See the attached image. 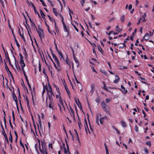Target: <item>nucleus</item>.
I'll use <instances>...</instances> for the list:
<instances>
[{"mask_svg": "<svg viewBox=\"0 0 154 154\" xmlns=\"http://www.w3.org/2000/svg\"><path fill=\"white\" fill-rule=\"evenodd\" d=\"M74 100L75 102L77 105V106L79 107L80 106H81V105L78 99H77L76 97H74Z\"/></svg>", "mask_w": 154, "mask_h": 154, "instance_id": "10", "label": "nucleus"}, {"mask_svg": "<svg viewBox=\"0 0 154 154\" xmlns=\"http://www.w3.org/2000/svg\"><path fill=\"white\" fill-rule=\"evenodd\" d=\"M121 88L124 91V93L126 94L127 93V90H125V87L122 85L121 86Z\"/></svg>", "mask_w": 154, "mask_h": 154, "instance_id": "32", "label": "nucleus"}, {"mask_svg": "<svg viewBox=\"0 0 154 154\" xmlns=\"http://www.w3.org/2000/svg\"><path fill=\"white\" fill-rule=\"evenodd\" d=\"M149 33H150L149 35H150V36H152L153 35V32H152L150 31H149Z\"/></svg>", "mask_w": 154, "mask_h": 154, "instance_id": "64", "label": "nucleus"}, {"mask_svg": "<svg viewBox=\"0 0 154 154\" xmlns=\"http://www.w3.org/2000/svg\"><path fill=\"white\" fill-rule=\"evenodd\" d=\"M103 84V86L102 87V88H103L106 91H109V90H108V87H107L106 86V85L105 84V83L104 82H102Z\"/></svg>", "mask_w": 154, "mask_h": 154, "instance_id": "17", "label": "nucleus"}, {"mask_svg": "<svg viewBox=\"0 0 154 154\" xmlns=\"http://www.w3.org/2000/svg\"><path fill=\"white\" fill-rule=\"evenodd\" d=\"M6 69H8V70L9 71V72L10 73V74H11V75L12 78L13 79V77L12 76V74L11 73V72H10V70H9L8 68V67H7V66H6Z\"/></svg>", "mask_w": 154, "mask_h": 154, "instance_id": "51", "label": "nucleus"}, {"mask_svg": "<svg viewBox=\"0 0 154 154\" xmlns=\"http://www.w3.org/2000/svg\"><path fill=\"white\" fill-rule=\"evenodd\" d=\"M65 88L66 91L68 94V97H69V98H70V92L69 91V90L67 86H65Z\"/></svg>", "mask_w": 154, "mask_h": 154, "instance_id": "15", "label": "nucleus"}, {"mask_svg": "<svg viewBox=\"0 0 154 154\" xmlns=\"http://www.w3.org/2000/svg\"><path fill=\"white\" fill-rule=\"evenodd\" d=\"M121 44L122 45H120V46H119V47L120 48H124V47H125L126 46V45L125 44V43H123V44Z\"/></svg>", "mask_w": 154, "mask_h": 154, "instance_id": "35", "label": "nucleus"}, {"mask_svg": "<svg viewBox=\"0 0 154 154\" xmlns=\"http://www.w3.org/2000/svg\"><path fill=\"white\" fill-rule=\"evenodd\" d=\"M116 31L118 32H121L122 29L121 28L119 27V26L118 25L116 27Z\"/></svg>", "mask_w": 154, "mask_h": 154, "instance_id": "26", "label": "nucleus"}, {"mask_svg": "<svg viewBox=\"0 0 154 154\" xmlns=\"http://www.w3.org/2000/svg\"><path fill=\"white\" fill-rule=\"evenodd\" d=\"M48 146H49V148L50 149H52V144L51 143H50L49 144V145H48Z\"/></svg>", "mask_w": 154, "mask_h": 154, "instance_id": "45", "label": "nucleus"}, {"mask_svg": "<svg viewBox=\"0 0 154 154\" xmlns=\"http://www.w3.org/2000/svg\"><path fill=\"white\" fill-rule=\"evenodd\" d=\"M107 120V118L106 116L100 118V119H99V117L98 116H97L96 119V122L98 125H99V121H100V123L101 124H103L104 122H105V120Z\"/></svg>", "mask_w": 154, "mask_h": 154, "instance_id": "3", "label": "nucleus"}, {"mask_svg": "<svg viewBox=\"0 0 154 154\" xmlns=\"http://www.w3.org/2000/svg\"><path fill=\"white\" fill-rule=\"evenodd\" d=\"M72 51L73 52V59H74V61H75V62L76 63H77L78 64V65H79L78 61V60L75 57V56L74 52L73 50L72 49Z\"/></svg>", "mask_w": 154, "mask_h": 154, "instance_id": "16", "label": "nucleus"}, {"mask_svg": "<svg viewBox=\"0 0 154 154\" xmlns=\"http://www.w3.org/2000/svg\"><path fill=\"white\" fill-rule=\"evenodd\" d=\"M78 124L79 125V128H81V127L82 126V125L81 123L79 122H78Z\"/></svg>", "mask_w": 154, "mask_h": 154, "instance_id": "56", "label": "nucleus"}, {"mask_svg": "<svg viewBox=\"0 0 154 154\" xmlns=\"http://www.w3.org/2000/svg\"><path fill=\"white\" fill-rule=\"evenodd\" d=\"M113 128L115 130V131L117 132V133L119 134H120V131L114 126H112Z\"/></svg>", "mask_w": 154, "mask_h": 154, "instance_id": "38", "label": "nucleus"}, {"mask_svg": "<svg viewBox=\"0 0 154 154\" xmlns=\"http://www.w3.org/2000/svg\"><path fill=\"white\" fill-rule=\"evenodd\" d=\"M35 149L37 151V152H38V154H39V152H38V151L37 150V148H38V145H37V143H36L35 145Z\"/></svg>", "mask_w": 154, "mask_h": 154, "instance_id": "42", "label": "nucleus"}, {"mask_svg": "<svg viewBox=\"0 0 154 154\" xmlns=\"http://www.w3.org/2000/svg\"><path fill=\"white\" fill-rule=\"evenodd\" d=\"M69 112L71 114V116H73V117H74V112L72 108L71 107H70V111Z\"/></svg>", "mask_w": 154, "mask_h": 154, "instance_id": "14", "label": "nucleus"}, {"mask_svg": "<svg viewBox=\"0 0 154 154\" xmlns=\"http://www.w3.org/2000/svg\"><path fill=\"white\" fill-rule=\"evenodd\" d=\"M13 99L15 100L16 103H17V97L15 95H13Z\"/></svg>", "mask_w": 154, "mask_h": 154, "instance_id": "39", "label": "nucleus"}, {"mask_svg": "<svg viewBox=\"0 0 154 154\" xmlns=\"http://www.w3.org/2000/svg\"><path fill=\"white\" fill-rule=\"evenodd\" d=\"M20 63L21 66V69L23 72H24V67H25L26 65L25 63H24L23 58V56L21 54H20Z\"/></svg>", "mask_w": 154, "mask_h": 154, "instance_id": "5", "label": "nucleus"}, {"mask_svg": "<svg viewBox=\"0 0 154 154\" xmlns=\"http://www.w3.org/2000/svg\"><path fill=\"white\" fill-rule=\"evenodd\" d=\"M56 63L57 64V66L56 69L58 70V71H60L61 69V68L59 62H58V64L57 63Z\"/></svg>", "mask_w": 154, "mask_h": 154, "instance_id": "23", "label": "nucleus"}, {"mask_svg": "<svg viewBox=\"0 0 154 154\" xmlns=\"http://www.w3.org/2000/svg\"><path fill=\"white\" fill-rule=\"evenodd\" d=\"M45 24L46 25L47 27L48 30V32H49L53 35V34H54L55 35H56V33L54 31H51L50 30L49 26L47 24V23H46V22H45Z\"/></svg>", "mask_w": 154, "mask_h": 154, "instance_id": "11", "label": "nucleus"}, {"mask_svg": "<svg viewBox=\"0 0 154 154\" xmlns=\"http://www.w3.org/2000/svg\"><path fill=\"white\" fill-rule=\"evenodd\" d=\"M106 34L109 35H110L112 33L114 35H117L118 34V32H115L113 31H111L109 32L108 33L107 32H106Z\"/></svg>", "mask_w": 154, "mask_h": 154, "instance_id": "22", "label": "nucleus"}, {"mask_svg": "<svg viewBox=\"0 0 154 154\" xmlns=\"http://www.w3.org/2000/svg\"><path fill=\"white\" fill-rule=\"evenodd\" d=\"M106 101L107 103H108L110 101V100L108 98H106Z\"/></svg>", "mask_w": 154, "mask_h": 154, "instance_id": "53", "label": "nucleus"}, {"mask_svg": "<svg viewBox=\"0 0 154 154\" xmlns=\"http://www.w3.org/2000/svg\"><path fill=\"white\" fill-rule=\"evenodd\" d=\"M39 125H40V126L38 125V128L39 130V129H40V128H41V127L42 126V125L41 123V122H40Z\"/></svg>", "mask_w": 154, "mask_h": 154, "instance_id": "57", "label": "nucleus"}, {"mask_svg": "<svg viewBox=\"0 0 154 154\" xmlns=\"http://www.w3.org/2000/svg\"><path fill=\"white\" fill-rule=\"evenodd\" d=\"M90 9V8L89 7L88 8L85 9V10L86 11H88Z\"/></svg>", "mask_w": 154, "mask_h": 154, "instance_id": "59", "label": "nucleus"}, {"mask_svg": "<svg viewBox=\"0 0 154 154\" xmlns=\"http://www.w3.org/2000/svg\"><path fill=\"white\" fill-rule=\"evenodd\" d=\"M63 26L64 29V31L67 32V35H68L69 34V31L68 29V27L66 25Z\"/></svg>", "mask_w": 154, "mask_h": 154, "instance_id": "13", "label": "nucleus"}, {"mask_svg": "<svg viewBox=\"0 0 154 154\" xmlns=\"http://www.w3.org/2000/svg\"><path fill=\"white\" fill-rule=\"evenodd\" d=\"M52 56L53 59H54L56 63H57L58 64V62H59V61L58 60L56 56L54 54H52Z\"/></svg>", "mask_w": 154, "mask_h": 154, "instance_id": "20", "label": "nucleus"}, {"mask_svg": "<svg viewBox=\"0 0 154 154\" xmlns=\"http://www.w3.org/2000/svg\"><path fill=\"white\" fill-rule=\"evenodd\" d=\"M121 122L122 124V126L123 127L125 128L126 127V124L124 121H121Z\"/></svg>", "mask_w": 154, "mask_h": 154, "instance_id": "25", "label": "nucleus"}, {"mask_svg": "<svg viewBox=\"0 0 154 154\" xmlns=\"http://www.w3.org/2000/svg\"><path fill=\"white\" fill-rule=\"evenodd\" d=\"M4 135L5 136V140H7V143H8V140L6 134L5 133V134H4Z\"/></svg>", "mask_w": 154, "mask_h": 154, "instance_id": "46", "label": "nucleus"}, {"mask_svg": "<svg viewBox=\"0 0 154 154\" xmlns=\"http://www.w3.org/2000/svg\"><path fill=\"white\" fill-rule=\"evenodd\" d=\"M53 12L54 14L56 16H59V14L58 13H57V10L55 8H53Z\"/></svg>", "mask_w": 154, "mask_h": 154, "instance_id": "19", "label": "nucleus"}, {"mask_svg": "<svg viewBox=\"0 0 154 154\" xmlns=\"http://www.w3.org/2000/svg\"><path fill=\"white\" fill-rule=\"evenodd\" d=\"M104 145H105V146L106 153H109V151H108V149L107 146H106V143H104Z\"/></svg>", "mask_w": 154, "mask_h": 154, "instance_id": "33", "label": "nucleus"}, {"mask_svg": "<svg viewBox=\"0 0 154 154\" xmlns=\"http://www.w3.org/2000/svg\"><path fill=\"white\" fill-rule=\"evenodd\" d=\"M146 144L147 145L149 146H150L151 145V143L150 141H148L146 142Z\"/></svg>", "mask_w": 154, "mask_h": 154, "instance_id": "44", "label": "nucleus"}, {"mask_svg": "<svg viewBox=\"0 0 154 154\" xmlns=\"http://www.w3.org/2000/svg\"><path fill=\"white\" fill-rule=\"evenodd\" d=\"M132 8V5L131 4L129 5L128 7V9L130 10Z\"/></svg>", "mask_w": 154, "mask_h": 154, "instance_id": "54", "label": "nucleus"}, {"mask_svg": "<svg viewBox=\"0 0 154 154\" xmlns=\"http://www.w3.org/2000/svg\"><path fill=\"white\" fill-rule=\"evenodd\" d=\"M104 145H105V146L106 153H109V151H108V149L107 146H106V143H104Z\"/></svg>", "mask_w": 154, "mask_h": 154, "instance_id": "34", "label": "nucleus"}, {"mask_svg": "<svg viewBox=\"0 0 154 154\" xmlns=\"http://www.w3.org/2000/svg\"><path fill=\"white\" fill-rule=\"evenodd\" d=\"M47 94L48 96L49 100L53 99L52 96H54V94L52 92V88L50 86H49L46 89Z\"/></svg>", "mask_w": 154, "mask_h": 154, "instance_id": "2", "label": "nucleus"}, {"mask_svg": "<svg viewBox=\"0 0 154 154\" xmlns=\"http://www.w3.org/2000/svg\"><path fill=\"white\" fill-rule=\"evenodd\" d=\"M101 106L104 109V110L106 112H109L107 110V106L106 104L104 102H102L101 103Z\"/></svg>", "mask_w": 154, "mask_h": 154, "instance_id": "6", "label": "nucleus"}, {"mask_svg": "<svg viewBox=\"0 0 154 154\" xmlns=\"http://www.w3.org/2000/svg\"><path fill=\"white\" fill-rule=\"evenodd\" d=\"M144 151L146 153H148L149 152V150L148 149L146 148L144 149Z\"/></svg>", "mask_w": 154, "mask_h": 154, "instance_id": "49", "label": "nucleus"}, {"mask_svg": "<svg viewBox=\"0 0 154 154\" xmlns=\"http://www.w3.org/2000/svg\"><path fill=\"white\" fill-rule=\"evenodd\" d=\"M56 90L57 93H60L58 88L56 87Z\"/></svg>", "mask_w": 154, "mask_h": 154, "instance_id": "50", "label": "nucleus"}, {"mask_svg": "<svg viewBox=\"0 0 154 154\" xmlns=\"http://www.w3.org/2000/svg\"><path fill=\"white\" fill-rule=\"evenodd\" d=\"M40 13L42 17L44 19L45 18V14L41 10H40Z\"/></svg>", "mask_w": 154, "mask_h": 154, "instance_id": "29", "label": "nucleus"}, {"mask_svg": "<svg viewBox=\"0 0 154 154\" xmlns=\"http://www.w3.org/2000/svg\"><path fill=\"white\" fill-rule=\"evenodd\" d=\"M39 143L40 151L42 154H47L46 148V143L44 140H38Z\"/></svg>", "mask_w": 154, "mask_h": 154, "instance_id": "1", "label": "nucleus"}, {"mask_svg": "<svg viewBox=\"0 0 154 154\" xmlns=\"http://www.w3.org/2000/svg\"><path fill=\"white\" fill-rule=\"evenodd\" d=\"M125 17L123 15H122L120 17L121 21L122 22H123L125 21Z\"/></svg>", "mask_w": 154, "mask_h": 154, "instance_id": "30", "label": "nucleus"}, {"mask_svg": "<svg viewBox=\"0 0 154 154\" xmlns=\"http://www.w3.org/2000/svg\"><path fill=\"white\" fill-rule=\"evenodd\" d=\"M49 100L48 101V107H49L50 108H51L52 109H53V107L54 106V103L53 101V99H51V100Z\"/></svg>", "mask_w": 154, "mask_h": 154, "instance_id": "7", "label": "nucleus"}, {"mask_svg": "<svg viewBox=\"0 0 154 154\" xmlns=\"http://www.w3.org/2000/svg\"><path fill=\"white\" fill-rule=\"evenodd\" d=\"M66 63L69 66V68H70L71 64H72V68H73L74 65L73 63L70 61H69V60L67 59H66Z\"/></svg>", "mask_w": 154, "mask_h": 154, "instance_id": "12", "label": "nucleus"}, {"mask_svg": "<svg viewBox=\"0 0 154 154\" xmlns=\"http://www.w3.org/2000/svg\"><path fill=\"white\" fill-rule=\"evenodd\" d=\"M59 16L61 18L62 23H63V26L65 25H66L65 24V23H64V22L63 17L61 14H59Z\"/></svg>", "mask_w": 154, "mask_h": 154, "instance_id": "28", "label": "nucleus"}, {"mask_svg": "<svg viewBox=\"0 0 154 154\" xmlns=\"http://www.w3.org/2000/svg\"><path fill=\"white\" fill-rule=\"evenodd\" d=\"M150 37L151 36L149 33H146L143 37V39L147 41L150 38Z\"/></svg>", "mask_w": 154, "mask_h": 154, "instance_id": "9", "label": "nucleus"}, {"mask_svg": "<svg viewBox=\"0 0 154 154\" xmlns=\"http://www.w3.org/2000/svg\"><path fill=\"white\" fill-rule=\"evenodd\" d=\"M143 19V18H140L139 19V21L138 22V23H137V24L138 25H139L140 24V23L141 22V20H142Z\"/></svg>", "mask_w": 154, "mask_h": 154, "instance_id": "52", "label": "nucleus"}, {"mask_svg": "<svg viewBox=\"0 0 154 154\" xmlns=\"http://www.w3.org/2000/svg\"><path fill=\"white\" fill-rule=\"evenodd\" d=\"M85 130L86 133L87 134H88V131H87L88 130L89 132V133H90V131L89 130V128L88 127V125L86 123V126H85Z\"/></svg>", "mask_w": 154, "mask_h": 154, "instance_id": "24", "label": "nucleus"}, {"mask_svg": "<svg viewBox=\"0 0 154 154\" xmlns=\"http://www.w3.org/2000/svg\"><path fill=\"white\" fill-rule=\"evenodd\" d=\"M149 99V96L148 95H146V96L145 100H148Z\"/></svg>", "mask_w": 154, "mask_h": 154, "instance_id": "63", "label": "nucleus"}, {"mask_svg": "<svg viewBox=\"0 0 154 154\" xmlns=\"http://www.w3.org/2000/svg\"><path fill=\"white\" fill-rule=\"evenodd\" d=\"M39 0L42 2L43 5L44 6L46 7L47 6L44 3V2L43 0Z\"/></svg>", "mask_w": 154, "mask_h": 154, "instance_id": "43", "label": "nucleus"}, {"mask_svg": "<svg viewBox=\"0 0 154 154\" xmlns=\"http://www.w3.org/2000/svg\"><path fill=\"white\" fill-rule=\"evenodd\" d=\"M0 2L1 4H2L3 6H4V2L2 0H0Z\"/></svg>", "mask_w": 154, "mask_h": 154, "instance_id": "62", "label": "nucleus"}, {"mask_svg": "<svg viewBox=\"0 0 154 154\" xmlns=\"http://www.w3.org/2000/svg\"><path fill=\"white\" fill-rule=\"evenodd\" d=\"M60 95V93H57V94L56 95V98L58 99L59 100L60 104H58V105L60 107V109L61 110V106H62L63 107V100L61 98Z\"/></svg>", "mask_w": 154, "mask_h": 154, "instance_id": "4", "label": "nucleus"}, {"mask_svg": "<svg viewBox=\"0 0 154 154\" xmlns=\"http://www.w3.org/2000/svg\"><path fill=\"white\" fill-rule=\"evenodd\" d=\"M78 88L79 89L80 88H81V89L80 90V91H81L82 90V85H81V86H78Z\"/></svg>", "mask_w": 154, "mask_h": 154, "instance_id": "55", "label": "nucleus"}, {"mask_svg": "<svg viewBox=\"0 0 154 154\" xmlns=\"http://www.w3.org/2000/svg\"><path fill=\"white\" fill-rule=\"evenodd\" d=\"M143 113L144 114V117H145L146 116V114L145 112L144 111H142Z\"/></svg>", "mask_w": 154, "mask_h": 154, "instance_id": "61", "label": "nucleus"}, {"mask_svg": "<svg viewBox=\"0 0 154 154\" xmlns=\"http://www.w3.org/2000/svg\"><path fill=\"white\" fill-rule=\"evenodd\" d=\"M75 22V24H74V23H72V25L74 27V28L75 29L76 31L78 32L79 30L76 27V26L78 25V23H76V22Z\"/></svg>", "mask_w": 154, "mask_h": 154, "instance_id": "21", "label": "nucleus"}, {"mask_svg": "<svg viewBox=\"0 0 154 154\" xmlns=\"http://www.w3.org/2000/svg\"><path fill=\"white\" fill-rule=\"evenodd\" d=\"M9 141L12 143V137L11 133H10V136L9 137Z\"/></svg>", "mask_w": 154, "mask_h": 154, "instance_id": "37", "label": "nucleus"}, {"mask_svg": "<svg viewBox=\"0 0 154 154\" xmlns=\"http://www.w3.org/2000/svg\"><path fill=\"white\" fill-rule=\"evenodd\" d=\"M58 53L59 55L60 56V59L61 60V58H63V54L61 52H60L59 51H58Z\"/></svg>", "mask_w": 154, "mask_h": 154, "instance_id": "27", "label": "nucleus"}, {"mask_svg": "<svg viewBox=\"0 0 154 154\" xmlns=\"http://www.w3.org/2000/svg\"><path fill=\"white\" fill-rule=\"evenodd\" d=\"M23 72L24 74V75L25 78H26V80H27V76L25 74V72L24 69V72Z\"/></svg>", "mask_w": 154, "mask_h": 154, "instance_id": "48", "label": "nucleus"}, {"mask_svg": "<svg viewBox=\"0 0 154 154\" xmlns=\"http://www.w3.org/2000/svg\"><path fill=\"white\" fill-rule=\"evenodd\" d=\"M75 131L76 132V133L77 136V137L78 141V142L79 143L78 145L79 146H80V145H81V143H80V141H79V138L78 135V134H77V132L75 130Z\"/></svg>", "mask_w": 154, "mask_h": 154, "instance_id": "31", "label": "nucleus"}, {"mask_svg": "<svg viewBox=\"0 0 154 154\" xmlns=\"http://www.w3.org/2000/svg\"><path fill=\"white\" fill-rule=\"evenodd\" d=\"M75 80L77 83L78 84V86H81L82 84L79 81L78 79H76Z\"/></svg>", "mask_w": 154, "mask_h": 154, "instance_id": "36", "label": "nucleus"}, {"mask_svg": "<svg viewBox=\"0 0 154 154\" xmlns=\"http://www.w3.org/2000/svg\"><path fill=\"white\" fill-rule=\"evenodd\" d=\"M134 130L136 132H137L138 131V128L137 125H135V126Z\"/></svg>", "mask_w": 154, "mask_h": 154, "instance_id": "40", "label": "nucleus"}, {"mask_svg": "<svg viewBox=\"0 0 154 154\" xmlns=\"http://www.w3.org/2000/svg\"><path fill=\"white\" fill-rule=\"evenodd\" d=\"M119 77L118 75H116L115 76V80L113 82L114 83H116L119 82Z\"/></svg>", "mask_w": 154, "mask_h": 154, "instance_id": "18", "label": "nucleus"}, {"mask_svg": "<svg viewBox=\"0 0 154 154\" xmlns=\"http://www.w3.org/2000/svg\"><path fill=\"white\" fill-rule=\"evenodd\" d=\"M38 33L39 34V35L40 38H42L44 37L43 35V32L42 30L41 29H39L37 31Z\"/></svg>", "mask_w": 154, "mask_h": 154, "instance_id": "8", "label": "nucleus"}, {"mask_svg": "<svg viewBox=\"0 0 154 154\" xmlns=\"http://www.w3.org/2000/svg\"><path fill=\"white\" fill-rule=\"evenodd\" d=\"M31 134H33L35 136V134L33 131L32 130V129H31Z\"/></svg>", "mask_w": 154, "mask_h": 154, "instance_id": "60", "label": "nucleus"}, {"mask_svg": "<svg viewBox=\"0 0 154 154\" xmlns=\"http://www.w3.org/2000/svg\"><path fill=\"white\" fill-rule=\"evenodd\" d=\"M141 22H145L146 21V20L145 19V18H143V19H142V20H141Z\"/></svg>", "mask_w": 154, "mask_h": 154, "instance_id": "58", "label": "nucleus"}, {"mask_svg": "<svg viewBox=\"0 0 154 154\" xmlns=\"http://www.w3.org/2000/svg\"><path fill=\"white\" fill-rule=\"evenodd\" d=\"M20 146L23 147V148H24V144L23 143H22L21 141H20Z\"/></svg>", "mask_w": 154, "mask_h": 154, "instance_id": "47", "label": "nucleus"}, {"mask_svg": "<svg viewBox=\"0 0 154 154\" xmlns=\"http://www.w3.org/2000/svg\"><path fill=\"white\" fill-rule=\"evenodd\" d=\"M14 39H15V41L16 42V45H17V46L18 47H20V45L19 44V43H18V42L17 40V39H16V38L15 37H14Z\"/></svg>", "mask_w": 154, "mask_h": 154, "instance_id": "41", "label": "nucleus"}]
</instances>
